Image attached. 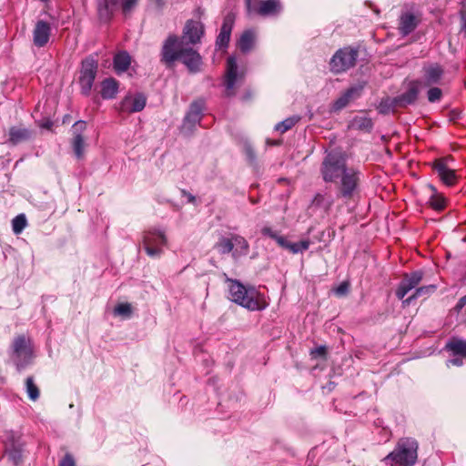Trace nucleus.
<instances>
[{"label": "nucleus", "instance_id": "11", "mask_svg": "<svg viewBox=\"0 0 466 466\" xmlns=\"http://www.w3.org/2000/svg\"><path fill=\"white\" fill-rule=\"evenodd\" d=\"M147 97L142 93L127 94L119 104V111L122 113H135L144 109Z\"/></svg>", "mask_w": 466, "mask_h": 466}, {"label": "nucleus", "instance_id": "43", "mask_svg": "<svg viewBox=\"0 0 466 466\" xmlns=\"http://www.w3.org/2000/svg\"><path fill=\"white\" fill-rule=\"evenodd\" d=\"M441 97V90L439 87H431L428 91V99L430 102L439 101Z\"/></svg>", "mask_w": 466, "mask_h": 466}, {"label": "nucleus", "instance_id": "52", "mask_svg": "<svg viewBox=\"0 0 466 466\" xmlns=\"http://www.w3.org/2000/svg\"><path fill=\"white\" fill-rule=\"evenodd\" d=\"M8 457H12L14 461L16 463L17 460L20 458V455H16V453L13 454V453L10 452V453H8Z\"/></svg>", "mask_w": 466, "mask_h": 466}, {"label": "nucleus", "instance_id": "33", "mask_svg": "<svg viewBox=\"0 0 466 466\" xmlns=\"http://www.w3.org/2000/svg\"><path fill=\"white\" fill-rule=\"evenodd\" d=\"M435 289H436L435 285H428V286H422V287L417 288L415 292L411 296H410L406 299H403L402 304H403V306H408L411 303V301L413 299H415L422 295L432 293L435 291Z\"/></svg>", "mask_w": 466, "mask_h": 466}, {"label": "nucleus", "instance_id": "26", "mask_svg": "<svg viewBox=\"0 0 466 466\" xmlns=\"http://www.w3.org/2000/svg\"><path fill=\"white\" fill-rule=\"evenodd\" d=\"M100 93L104 99H113L118 93V82L112 77L104 79L101 82Z\"/></svg>", "mask_w": 466, "mask_h": 466}, {"label": "nucleus", "instance_id": "27", "mask_svg": "<svg viewBox=\"0 0 466 466\" xmlns=\"http://www.w3.org/2000/svg\"><path fill=\"white\" fill-rule=\"evenodd\" d=\"M131 64V56L126 51L117 53L114 56V69L117 74L126 72Z\"/></svg>", "mask_w": 466, "mask_h": 466}, {"label": "nucleus", "instance_id": "44", "mask_svg": "<svg viewBox=\"0 0 466 466\" xmlns=\"http://www.w3.org/2000/svg\"><path fill=\"white\" fill-rule=\"evenodd\" d=\"M59 466H76L75 460L71 454H66L59 462Z\"/></svg>", "mask_w": 466, "mask_h": 466}, {"label": "nucleus", "instance_id": "38", "mask_svg": "<svg viewBox=\"0 0 466 466\" xmlns=\"http://www.w3.org/2000/svg\"><path fill=\"white\" fill-rule=\"evenodd\" d=\"M261 234L265 237L270 238L274 239L279 246L284 244V238L283 236L279 235L277 231L273 230L272 228L265 226L261 228Z\"/></svg>", "mask_w": 466, "mask_h": 466}, {"label": "nucleus", "instance_id": "1", "mask_svg": "<svg viewBox=\"0 0 466 466\" xmlns=\"http://www.w3.org/2000/svg\"><path fill=\"white\" fill-rule=\"evenodd\" d=\"M230 299L248 310H262L268 307L265 297L254 287L244 286L238 280L227 279Z\"/></svg>", "mask_w": 466, "mask_h": 466}, {"label": "nucleus", "instance_id": "14", "mask_svg": "<svg viewBox=\"0 0 466 466\" xmlns=\"http://www.w3.org/2000/svg\"><path fill=\"white\" fill-rule=\"evenodd\" d=\"M452 160L451 157L440 158L434 161L433 168L437 172L441 180L447 186H452L457 181V176L454 169L448 166V161Z\"/></svg>", "mask_w": 466, "mask_h": 466}, {"label": "nucleus", "instance_id": "30", "mask_svg": "<svg viewBox=\"0 0 466 466\" xmlns=\"http://www.w3.org/2000/svg\"><path fill=\"white\" fill-rule=\"evenodd\" d=\"M255 42V33L251 30L245 31L239 40L238 47L243 53H247L251 50Z\"/></svg>", "mask_w": 466, "mask_h": 466}, {"label": "nucleus", "instance_id": "34", "mask_svg": "<svg viewBox=\"0 0 466 466\" xmlns=\"http://www.w3.org/2000/svg\"><path fill=\"white\" fill-rule=\"evenodd\" d=\"M446 348L454 355L466 356V341L464 340L452 339L446 344Z\"/></svg>", "mask_w": 466, "mask_h": 466}, {"label": "nucleus", "instance_id": "24", "mask_svg": "<svg viewBox=\"0 0 466 466\" xmlns=\"http://www.w3.org/2000/svg\"><path fill=\"white\" fill-rule=\"evenodd\" d=\"M443 74L442 67L438 64H431L424 68V81L431 86L440 82Z\"/></svg>", "mask_w": 466, "mask_h": 466}, {"label": "nucleus", "instance_id": "21", "mask_svg": "<svg viewBox=\"0 0 466 466\" xmlns=\"http://www.w3.org/2000/svg\"><path fill=\"white\" fill-rule=\"evenodd\" d=\"M362 86H352L349 88L343 95H341L332 106L333 111H339L345 107L349 102L360 96Z\"/></svg>", "mask_w": 466, "mask_h": 466}, {"label": "nucleus", "instance_id": "37", "mask_svg": "<svg viewBox=\"0 0 466 466\" xmlns=\"http://www.w3.org/2000/svg\"><path fill=\"white\" fill-rule=\"evenodd\" d=\"M299 120L300 117L299 116H292L290 117H288L283 121L278 123L275 126V130L283 134L288 130L291 129Z\"/></svg>", "mask_w": 466, "mask_h": 466}, {"label": "nucleus", "instance_id": "53", "mask_svg": "<svg viewBox=\"0 0 466 466\" xmlns=\"http://www.w3.org/2000/svg\"><path fill=\"white\" fill-rule=\"evenodd\" d=\"M42 127H45V128L49 129V128H51V127H52V122H50V121H46V123H44V124L42 125Z\"/></svg>", "mask_w": 466, "mask_h": 466}, {"label": "nucleus", "instance_id": "17", "mask_svg": "<svg viewBox=\"0 0 466 466\" xmlns=\"http://www.w3.org/2000/svg\"><path fill=\"white\" fill-rule=\"evenodd\" d=\"M422 277V272L419 270L414 271L410 275H405L396 290V296L398 299H403L409 291L416 288L420 283Z\"/></svg>", "mask_w": 466, "mask_h": 466}, {"label": "nucleus", "instance_id": "4", "mask_svg": "<svg viewBox=\"0 0 466 466\" xmlns=\"http://www.w3.org/2000/svg\"><path fill=\"white\" fill-rule=\"evenodd\" d=\"M215 248L221 255L231 254L233 259L238 260L249 252L248 240L238 234H231L229 237H222L215 245Z\"/></svg>", "mask_w": 466, "mask_h": 466}, {"label": "nucleus", "instance_id": "45", "mask_svg": "<svg viewBox=\"0 0 466 466\" xmlns=\"http://www.w3.org/2000/svg\"><path fill=\"white\" fill-rule=\"evenodd\" d=\"M349 290V284L347 282H342L336 289L335 292L339 296L345 295Z\"/></svg>", "mask_w": 466, "mask_h": 466}, {"label": "nucleus", "instance_id": "50", "mask_svg": "<svg viewBox=\"0 0 466 466\" xmlns=\"http://www.w3.org/2000/svg\"><path fill=\"white\" fill-rule=\"evenodd\" d=\"M151 3H153L157 7H162L165 5V0H149Z\"/></svg>", "mask_w": 466, "mask_h": 466}, {"label": "nucleus", "instance_id": "6", "mask_svg": "<svg viewBox=\"0 0 466 466\" xmlns=\"http://www.w3.org/2000/svg\"><path fill=\"white\" fill-rule=\"evenodd\" d=\"M358 52L350 47L338 50L330 59V69L334 73H341L354 66Z\"/></svg>", "mask_w": 466, "mask_h": 466}, {"label": "nucleus", "instance_id": "42", "mask_svg": "<svg viewBox=\"0 0 466 466\" xmlns=\"http://www.w3.org/2000/svg\"><path fill=\"white\" fill-rule=\"evenodd\" d=\"M115 315L128 317L131 314V305L129 303H120L114 309Z\"/></svg>", "mask_w": 466, "mask_h": 466}, {"label": "nucleus", "instance_id": "8", "mask_svg": "<svg viewBox=\"0 0 466 466\" xmlns=\"http://www.w3.org/2000/svg\"><path fill=\"white\" fill-rule=\"evenodd\" d=\"M32 355L30 340L24 335L16 337L13 342V359L18 369L25 367Z\"/></svg>", "mask_w": 466, "mask_h": 466}, {"label": "nucleus", "instance_id": "9", "mask_svg": "<svg viewBox=\"0 0 466 466\" xmlns=\"http://www.w3.org/2000/svg\"><path fill=\"white\" fill-rule=\"evenodd\" d=\"M182 48L185 47L182 46L178 37L176 35H169L162 46V61L169 65L178 60L181 56Z\"/></svg>", "mask_w": 466, "mask_h": 466}, {"label": "nucleus", "instance_id": "3", "mask_svg": "<svg viewBox=\"0 0 466 466\" xmlns=\"http://www.w3.org/2000/svg\"><path fill=\"white\" fill-rule=\"evenodd\" d=\"M347 168L344 154L331 151L324 157L320 167V173L325 182H335Z\"/></svg>", "mask_w": 466, "mask_h": 466}, {"label": "nucleus", "instance_id": "23", "mask_svg": "<svg viewBox=\"0 0 466 466\" xmlns=\"http://www.w3.org/2000/svg\"><path fill=\"white\" fill-rule=\"evenodd\" d=\"M99 15L102 19L108 20L118 8V0H96Z\"/></svg>", "mask_w": 466, "mask_h": 466}, {"label": "nucleus", "instance_id": "51", "mask_svg": "<svg viewBox=\"0 0 466 466\" xmlns=\"http://www.w3.org/2000/svg\"><path fill=\"white\" fill-rule=\"evenodd\" d=\"M183 194L187 197V199H188L189 202H194L195 201V197L192 196L191 194L187 193L186 191H183Z\"/></svg>", "mask_w": 466, "mask_h": 466}, {"label": "nucleus", "instance_id": "18", "mask_svg": "<svg viewBox=\"0 0 466 466\" xmlns=\"http://www.w3.org/2000/svg\"><path fill=\"white\" fill-rule=\"evenodd\" d=\"M235 22V15L232 13L228 14L223 20L220 32L216 40L217 48H226L229 43L231 32Z\"/></svg>", "mask_w": 466, "mask_h": 466}, {"label": "nucleus", "instance_id": "36", "mask_svg": "<svg viewBox=\"0 0 466 466\" xmlns=\"http://www.w3.org/2000/svg\"><path fill=\"white\" fill-rule=\"evenodd\" d=\"M371 127V120L364 116H357L350 122V127L354 129L369 130Z\"/></svg>", "mask_w": 466, "mask_h": 466}, {"label": "nucleus", "instance_id": "15", "mask_svg": "<svg viewBox=\"0 0 466 466\" xmlns=\"http://www.w3.org/2000/svg\"><path fill=\"white\" fill-rule=\"evenodd\" d=\"M180 60L191 73H198L201 70L202 57L199 53L191 47L182 48Z\"/></svg>", "mask_w": 466, "mask_h": 466}, {"label": "nucleus", "instance_id": "25", "mask_svg": "<svg viewBox=\"0 0 466 466\" xmlns=\"http://www.w3.org/2000/svg\"><path fill=\"white\" fill-rule=\"evenodd\" d=\"M204 108L202 101H196L191 104L190 109L185 117L184 126L196 125L200 122L201 114Z\"/></svg>", "mask_w": 466, "mask_h": 466}, {"label": "nucleus", "instance_id": "7", "mask_svg": "<svg viewBox=\"0 0 466 466\" xmlns=\"http://www.w3.org/2000/svg\"><path fill=\"white\" fill-rule=\"evenodd\" d=\"M97 71V61L93 57H87L82 62L79 84L84 95H89Z\"/></svg>", "mask_w": 466, "mask_h": 466}, {"label": "nucleus", "instance_id": "10", "mask_svg": "<svg viewBox=\"0 0 466 466\" xmlns=\"http://www.w3.org/2000/svg\"><path fill=\"white\" fill-rule=\"evenodd\" d=\"M339 178V193L344 198H351L358 187L360 173L352 167H348Z\"/></svg>", "mask_w": 466, "mask_h": 466}, {"label": "nucleus", "instance_id": "13", "mask_svg": "<svg viewBox=\"0 0 466 466\" xmlns=\"http://www.w3.org/2000/svg\"><path fill=\"white\" fill-rule=\"evenodd\" d=\"M282 4L280 0H259L257 6L251 5L248 14L255 13L260 16H277L282 12Z\"/></svg>", "mask_w": 466, "mask_h": 466}, {"label": "nucleus", "instance_id": "48", "mask_svg": "<svg viewBox=\"0 0 466 466\" xmlns=\"http://www.w3.org/2000/svg\"><path fill=\"white\" fill-rule=\"evenodd\" d=\"M461 17L462 20L461 31L466 34V11H461Z\"/></svg>", "mask_w": 466, "mask_h": 466}, {"label": "nucleus", "instance_id": "29", "mask_svg": "<svg viewBox=\"0 0 466 466\" xmlns=\"http://www.w3.org/2000/svg\"><path fill=\"white\" fill-rule=\"evenodd\" d=\"M30 137V132L28 129L20 127H13L9 129V141L13 144L20 143L24 140H26Z\"/></svg>", "mask_w": 466, "mask_h": 466}, {"label": "nucleus", "instance_id": "47", "mask_svg": "<svg viewBox=\"0 0 466 466\" xmlns=\"http://www.w3.org/2000/svg\"><path fill=\"white\" fill-rule=\"evenodd\" d=\"M452 366H461L462 365V359L461 358H453L451 360H449L447 361V366L450 367Z\"/></svg>", "mask_w": 466, "mask_h": 466}, {"label": "nucleus", "instance_id": "35", "mask_svg": "<svg viewBox=\"0 0 466 466\" xmlns=\"http://www.w3.org/2000/svg\"><path fill=\"white\" fill-rule=\"evenodd\" d=\"M428 189L431 193L430 200H429L430 206L436 210H441V209L444 208L445 200L441 196L436 194L435 187H432L431 185H429Z\"/></svg>", "mask_w": 466, "mask_h": 466}, {"label": "nucleus", "instance_id": "41", "mask_svg": "<svg viewBox=\"0 0 466 466\" xmlns=\"http://www.w3.org/2000/svg\"><path fill=\"white\" fill-rule=\"evenodd\" d=\"M138 0H122L120 4L124 15H128L137 6Z\"/></svg>", "mask_w": 466, "mask_h": 466}, {"label": "nucleus", "instance_id": "31", "mask_svg": "<svg viewBox=\"0 0 466 466\" xmlns=\"http://www.w3.org/2000/svg\"><path fill=\"white\" fill-rule=\"evenodd\" d=\"M418 96V90L415 86L410 87L405 93L396 98V103L400 106H406L414 103Z\"/></svg>", "mask_w": 466, "mask_h": 466}, {"label": "nucleus", "instance_id": "16", "mask_svg": "<svg viewBox=\"0 0 466 466\" xmlns=\"http://www.w3.org/2000/svg\"><path fill=\"white\" fill-rule=\"evenodd\" d=\"M244 76V73L238 72L237 61L234 56H229L227 61V71L225 76V86L228 96L232 94L233 89L238 79Z\"/></svg>", "mask_w": 466, "mask_h": 466}, {"label": "nucleus", "instance_id": "20", "mask_svg": "<svg viewBox=\"0 0 466 466\" xmlns=\"http://www.w3.org/2000/svg\"><path fill=\"white\" fill-rule=\"evenodd\" d=\"M51 27L48 23L45 21H38L33 31L34 45L37 47L45 46L50 37Z\"/></svg>", "mask_w": 466, "mask_h": 466}, {"label": "nucleus", "instance_id": "46", "mask_svg": "<svg viewBox=\"0 0 466 466\" xmlns=\"http://www.w3.org/2000/svg\"><path fill=\"white\" fill-rule=\"evenodd\" d=\"M466 305V295L461 297L458 303L456 304V306L454 307V309L457 311V312H460L462 308Z\"/></svg>", "mask_w": 466, "mask_h": 466}, {"label": "nucleus", "instance_id": "2", "mask_svg": "<svg viewBox=\"0 0 466 466\" xmlns=\"http://www.w3.org/2000/svg\"><path fill=\"white\" fill-rule=\"evenodd\" d=\"M419 444L412 438H401L394 450L382 461L395 466H413L418 459Z\"/></svg>", "mask_w": 466, "mask_h": 466}, {"label": "nucleus", "instance_id": "28", "mask_svg": "<svg viewBox=\"0 0 466 466\" xmlns=\"http://www.w3.org/2000/svg\"><path fill=\"white\" fill-rule=\"evenodd\" d=\"M333 202L334 200L331 195L318 193L312 199L311 206L323 209L325 212H327L333 205Z\"/></svg>", "mask_w": 466, "mask_h": 466}, {"label": "nucleus", "instance_id": "5", "mask_svg": "<svg viewBox=\"0 0 466 466\" xmlns=\"http://www.w3.org/2000/svg\"><path fill=\"white\" fill-rule=\"evenodd\" d=\"M167 243L164 231L152 228L144 232L143 245L149 257H159L162 254V246Z\"/></svg>", "mask_w": 466, "mask_h": 466}, {"label": "nucleus", "instance_id": "19", "mask_svg": "<svg viewBox=\"0 0 466 466\" xmlns=\"http://www.w3.org/2000/svg\"><path fill=\"white\" fill-rule=\"evenodd\" d=\"M86 128V122L78 121L73 126L74 137L72 139V147L76 158L80 159L84 157L86 142L84 137L78 131H83Z\"/></svg>", "mask_w": 466, "mask_h": 466}, {"label": "nucleus", "instance_id": "54", "mask_svg": "<svg viewBox=\"0 0 466 466\" xmlns=\"http://www.w3.org/2000/svg\"><path fill=\"white\" fill-rule=\"evenodd\" d=\"M251 2L252 0H246V6L248 11L251 10Z\"/></svg>", "mask_w": 466, "mask_h": 466}, {"label": "nucleus", "instance_id": "12", "mask_svg": "<svg viewBox=\"0 0 466 466\" xmlns=\"http://www.w3.org/2000/svg\"><path fill=\"white\" fill-rule=\"evenodd\" d=\"M205 35V26L203 23L197 20H187L183 28L182 38L187 43L195 46L201 42Z\"/></svg>", "mask_w": 466, "mask_h": 466}, {"label": "nucleus", "instance_id": "32", "mask_svg": "<svg viewBox=\"0 0 466 466\" xmlns=\"http://www.w3.org/2000/svg\"><path fill=\"white\" fill-rule=\"evenodd\" d=\"M279 246L283 248L289 250L293 254H297L307 250L309 247V241L302 240L299 242L291 243L288 241L286 238H284V244Z\"/></svg>", "mask_w": 466, "mask_h": 466}, {"label": "nucleus", "instance_id": "22", "mask_svg": "<svg viewBox=\"0 0 466 466\" xmlns=\"http://www.w3.org/2000/svg\"><path fill=\"white\" fill-rule=\"evenodd\" d=\"M418 24L419 18L415 15L405 13L400 16L399 30L402 35H408L417 27Z\"/></svg>", "mask_w": 466, "mask_h": 466}, {"label": "nucleus", "instance_id": "49", "mask_svg": "<svg viewBox=\"0 0 466 466\" xmlns=\"http://www.w3.org/2000/svg\"><path fill=\"white\" fill-rule=\"evenodd\" d=\"M326 353V348L323 347V346H320L317 349H315L313 351H312V354H316L318 356H324Z\"/></svg>", "mask_w": 466, "mask_h": 466}, {"label": "nucleus", "instance_id": "40", "mask_svg": "<svg viewBox=\"0 0 466 466\" xmlns=\"http://www.w3.org/2000/svg\"><path fill=\"white\" fill-rule=\"evenodd\" d=\"M12 227L13 231L15 234L21 233L24 228L26 227V218L24 214L17 215L13 220H12Z\"/></svg>", "mask_w": 466, "mask_h": 466}, {"label": "nucleus", "instance_id": "39", "mask_svg": "<svg viewBox=\"0 0 466 466\" xmlns=\"http://www.w3.org/2000/svg\"><path fill=\"white\" fill-rule=\"evenodd\" d=\"M26 392L32 400H36L39 397V390L35 384L32 377H28L25 380Z\"/></svg>", "mask_w": 466, "mask_h": 466}]
</instances>
